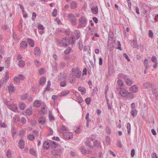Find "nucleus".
<instances>
[{"label":"nucleus","mask_w":158,"mask_h":158,"mask_svg":"<svg viewBox=\"0 0 158 158\" xmlns=\"http://www.w3.org/2000/svg\"><path fill=\"white\" fill-rule=\"evenodd\" d=\"M57 143L56 142L51 141L50 143L47 141H44L43 147L44 149H48L49 147L52 149H54L56 147Z\"/></svg>","instance_id":"f257e3e1"},{"label":"nucleus","mask_w":158,"mask_h":158,"mask_svg":"<svg viewBox=\"0 0 158 158\" xmlns=\"http://www.w3.org/2000/svg\"><path fill=\"white\" fill-rule=\"evenodd\" d=\"M68 17L70 19V22L73 25H76L77 24L76 18L75 16L72 13H69L68 14Z\"/></svg>","instance_id":"f03ea898"},{"label":"nucleus","mask_w":158,"mask_h":158,"mask_svg":"<svg viewBox=\"0 0 158 158\" xmlns=\"http://www.w3.org/2000/svg\"><path fill=\"white\" fill-rule=\"evenodd\" d=\"M73 134L69 132H65L63 133V136L64 138L66 140H69L73 138Z\"/></svg>","instance_id":"7ed1b4c3"},{"label":"nucleus","mask_w":158,"mask_h":158,"mask_svg":"<svg viewBox=\"0 0 158 158\" xmlns=\"http://www.w3.org/2000/svg\"><path fill=\"white\" fill-rule=\"evenodd\" d=\"M67 80V76L66 73H60L58 76V81H66Z\"/></svg>","instance_id":"20e7f679"},{"label":"nucleus","mask_w":158,"mask_h":158,"mask_svg":"<svg viewBox=\"0 0 158 158\" xmlns=\"http://www.w3.org/2000/svg\"><path fill=\"white\" fill-rule=\"evenodd\" d=\"M79 21L83 26L86 27L87 24V20L85 17L83 16L81 17L79 19Z\"/></svg>","instance_id":"39448f33"},{"label":"nucleus","mask_w":158,"mask_h":158,"mask_svg":"<svg viewBox=\"0 0 158 158\" xmlns=\"http://www.w3.org/2000/svg\"><path fill=\"white\" fill-rule=\"evenodd\" d=\"M62 151V149L59 148L54 149L52 152V154L53 155L58 156L61 153Z\"/></svg>","instance_id":"423d86ee"},{"label":"nucleus","mask_w":158,"mask_h":158,"mask_svg":"<svg viewBox=\"0 0 158 158\" xmlns=\"http://www.w3.org/2000/svg\"><path fill=\"white\" fill-rule=\"evenodd\" d=\"M34 54L36 56H39L41 54V51L40 48L38 47H36L34 49Z\"/></svg>","instance_id":"0eeeda50"},{"label":"nucleus","mask_w":158,"mask_h":158,"mask_svg":"<svg viewBox=\"0 0 158 158\" xmlns=\"http://www.w3.org/2000/svg\"><path fill=\"white\" fill-rule=\"evenodd\" d=\"M108 90V85H107L106 87L105 90V97L106 100L107 105L108 108H109V99L108 98L107 93Z\"/></svg>","instance_id":"6e6552de"},{"label":"nucleus","mask_w":158,"mask_h":158,"mask_svg":"<svg viewBox=\"0 0 158 158\" xmlns=\"http://www.w3.org/2000/svg\"><path fill=\"white\" fill-rule=\"evenodd\" d=\"M120 93L122 96L123 97L127 96L128 94V91L124 89H121L120 90Z\"/></svg>","instance_id":"1a4fd4ad"},{"label":"nucleus","mask_w":158,"mask_h":158,"mask_svg":"<svg viewBox=\"0 0 158 158\" xmlns=\"http://www.w3.org/2000/svg\"><path fill=\"white\" fill-rule=\"evenodd\" d=\"M19 146L21 149H23L24 147L25 142L23 139H20L19 142Z\"/></svg>","instance_id":"9d476101"},{"label":"nucleus","mask_w":158,"mask_h":158,"mask_svg":"<svg viewBox=\"0 0 158 158\" xmlns=\"http://www.w3.org/2000/svg\"><path fill=\"white\" fill-rule=\"evenodd\" d=\"M67 40H69V39L67 37H64L63 38L61 42L64 46L67 47L69 45V43H65V41L67 42Z\"/></svg>","instance_id":"9b49d317"},{"label":"nucleus","mask_w":158,"mask_h":158,"mask_svg":"<svg viewBox=\"0 0 158 158\" xmlns=\"http://www.w3.org/2000/svg\"><path fill=\"white\" fill-rule=\"evenodd\" d=\"M75 74L76 77L77 78H80L81 74V72L80 71L79 68H77L75 70V72L74 73Z\"/></svg>","instance_id":"f8f14e48"},{"label":"nucleus","mask_w":158,"mask_h":158,"mask_svg":"<svg viewBox=\"0 0 158 158\" xmlns=\"http://www.w3.org/2000/svg\"><path fill=\"white\" fill-rule=\"evenodd\" d=\"M68 128L67 127L62 125L60 126L59 131L60 133H63V131H68Z\"/></svg>","instance_id":"ddd939ff"},{"label":"nucleus","mask_w":158,"mask_h":158,"mask_svg":"<svg viewBox=\"0 0 158 158\" xmlns=\"http://www.w3.org/2000/svg\"><path fill=\"white\" fill-rule=\"evenodd\" d=\"M11 110L14 111L16 112L18 110V108L17 106L15 105L14 104H11L8 107Z\"/></svg>","instance_id":"4468645a"},{"label":"nucleus","mask_w":158,"mask_h":158,"mask_svg":"<svg viewBox=\"0 0 158 158\" xmlns=\"http://www.w3.org/2000/svg\"><path fill=\"white\" fill-rule=\"evenodd\" d=\"M69 93V91L67 90H66L62 91L61 93L59 94V95L61 97H65Z\"/></svg>","instance_id":"2eb2a0df"},{"label":"nucleus","mask_w":158,"mask_h":158,"mask_svg":"<svg viewBox=\"0 0 158 158\" xmlns=\"http://www.w3.org/2000/svg\"><path fill=\"white\" fill-rule=\"evenodd\" d=\"M152 84L151 82H146L143 84V88H148L152 87Z\"/></svg>","instance_id":"dca6fc26"},{"label":"nucleus","mask_w":158,"mask_h":158,"mask_svg":"<svg viewBox=\"0 0 158 158\" xmlns=\"http://www.w3.org/2000/svg\"><path fill=\"white\" fill-rule=\"evenodd\" d=\"M27 41L28 44L31 47H33L35 45L34 42L30 38H27Z\"/></svg>","instance_id":"f3484780"},{"label":"nucleus","mask_w":158,"mask_h":158,"mask_svg":"<svg viewBox=\"0 0 158 158\" xmlns=\"http://www.w3.org/2000/svg\"><path fill=\"white\" fill-rule=\"evenodd\" d=\"M130 91H132L133 92L135 93L138 91V88L137 86L134 85L130 88Z\"/></svg>","instance_id":"a211bd4d"},{"label":"nucleus","mask_w":158,"mask_h":158,"mask_svg":"<svg viewBox=\"0 0 158 158\" xmlns=\"http://www.w3.org/2000/svg\"><path fill=\"white\" fill-rule=\"evenodd\" d=\"M20 46L21 48L25 49L27 48V44L26 41H23L20 44Z\"/></svg>","instance_id":"6ab92c4d"},{"label":"nucleus","mask_w":158,"mask_h":158,"mask_svg":"<svg viewBox=\"0 0 158 158\" xmlns=\"http://www.w3.org/2000/svg\"><path fill=\"white\" fill-rule=\"evenodd\" d=\"M45 121V118L43 117H40L38 119V122L39 123L41 124V125L44 124Z\"/></svg>","instance_id":"aec40b11"},{"label":"nucleus","mask_w":158,"mask_h":158,"mask_svg":"<svg viewBox=\"0 0 158 158\" xmlns=\"http://www.w3.org/2000/svg\"><path fill=\"white\" fill-rule=\"evenodd\" d=\"M124 80L125 83L128 85L130 86L132 85V81L127 77V78Z\"/></svg>","instance_id":"412c9836"},{"label":"nucleus","mask_w":158,"mask_h":158,"mask_svg":"<svg viewBox=\"0 0 158 158\" xmlns=\"http://www.w3.org/2000/svg\"><path fill=\"white\" fill-rule=\"evenodd\" d=\"M91 12L94 14H96L98 12V8L97 6H96L94 7H92L91 8Z\"/></svg>","instance_id":"4be33fe9"},{"label":"nucleus","mask_w":158,"mask_h":158,"mask_svg":"<svg viewBox=\"0 0 158 158\" xmlns=\"http://www.w3.org/2000/svg\"><path fill=\"white\" fill-rule=\"evenodd\" d=\"M8 89L9 93L10 92H13L15 91L14 87L11 83L10 84V85L8 87Z\"/></svg>","instance_id":"5701e85b"},{"label":"nucleus","mask_w":158,"mask_h":158,"mask_svg":"<svg viewBox=\"0 0 158 158\" xmlns=\"http://www.w3.org/2000/svg\"><path fill=\"white\" fill-rule=\"evenodd\" d=\"M78 90L81 92V94L82 95H83L84 94L86 93L85 89L81 86H79L78 87Z\"/></svg>","instance_id":"b1692460"},{"label":"nucleus","mask_w":158,"mask_h":158,"mask_svg":"<svg viewBox=\"0 0 158 158\" xmlns=\"http://www.w3.org/2000/svg\"><path fill=\"white\" fill-rule=\"evenodd\" d=\"M85 145L87 146H88L89 148H94V146H93V145L92 144V143L89 140H88L85 141Z\"/></svg>","instance_id":"393cba45"},{"label":"nucleus","mask_w":158,"mask_h":158,"mask_svg":"<svg viewBox=\"0 0 158 158\" xmlns=\"http://www.w3.org/2000/svg\"><path fill=\"white\" fill-rule=\"evenodd\" d=\"M46 78L44 77H42L40 79L39 81L40 84V85H44L45 82Z\"/></svg>","instance_id":"a878e982"},{"label":"nucleus","mask_w":158,"mask_h":158,"mask_svg":"<svg viewBox=\"0 0 158 158\" xmlns=\"http://www.w3.org/2000/svg\"><path fill=\"white\" fill-rule=\"evenodd\" d=\"M46 106L45 105H44L41 108V111L44 114H45L47 113V109Z\"/></svg>","instance_id":"bb28decb"},{"label":"nucleus","mask_w":158,"mask_h":158,"mask_svg":"<svg viewBox=\"0 0 158 158\" xmlns=\"http://www.w3.org/2000/svg\"><path fill=\"white\" fill-rule=\"evenodd\" d=\"M127 77V76L124 75L122 73H119L118 75V79L123 78L125 80Z\"/></svg>","instance_id":"cd10ccee"},{"label":"nucleus","mask_w":158,"mask_h":158,"mask_svg":"<svg viewBox=\"0 0 158 158\" xmlns=\"http://www.w3.org/2000/svg\"><path fill=\"white\" fill-rule=\"evenodd\" d=\"M33 104L36 107L40 106L41 105V102L39 100H35L34 101Z\"/></svg>","instance_id":"c85d7f7f"},{"label":"nucleus","mask_w":158,"mask_h":158,"mask_svg":"<svg viewBox=\"0 0 158 158\" xmlns=\"http://www.w3.org/2000/svg\"><path fill=\"white\" fill-rule=\"evenodd\" d=\"M28 122L30 123V124L32 126H35L36 125V120H32L31 119H28Z\"/></svg>","instance_id":"c756f323"},{"label":"nucleus","mask_w":158,"mask_h":158,"mask_svg":"<svg viewBox=\"0 0 158 158\" xmlns=\"http://www.w3.org/2000/svg\"><path fill=\"white\" fill-rule=\"evenodd\" d=\"M18 65L20 68H23L25 65V61L22 60H21L19 62Z\"/></svg>","instance_id":"7c9ffc66"},{"label":"nucleus","mask_w":158,"mask_h":158,"mask_svg":"<svg viewBox=\"0 0 158 158\" xmlns=\"http://www.w3.org/2000/svg\"><path fill=\"white\" fill-rule=\"evenodd\" d=\"M29 153L30 154L33 155L34 156H36V154L34 149L33 148H31L29 150Z\"/></svg>","instance_id":"2f4dec72"},{"label":"nucleus","mask_w":158,"mask_h":158,"mask_svg":"<svg viewBox=\"0 0 158 158\" xmlns=\"http://www.w3.org/2000/svg\"><path fill=\"white\" fill-rule=\"evenodd\" d=\"M0 141L1 145L3 146L5 144L6 142V139L4 137H2L1 138V139Z\"/></svg>","instance_id":"473e14b6"},{"label":"nucleus","mask_w":158,"mask_h":158,"mask_svg":"<svg viewBox=\"0 0 158 158\" xmlns=\"http://www.w3.org/2000/svg\"><path fill=\"white\" fill-rule=\"evenodd\" d=\"M70 4L72 9H75L77 7V3L73 1L71 2Z\"/></svg>","instance_id":"72a5a7b5"},{"label":"nucleus","mask_w":158,"mask_h":158,"mask_svg":"<svg viewBox=\"0 0 158 158\" xmlns=\"http://www.w3.org/2000/svg\"><path fill=\"white\" fill-rule=\"evenodd\" d=\"M131 114L133 117H135L136 116L137 114V111L135 109H132L131 111Z\"/></svg>","instance_id":"f704fd0d"},{"label":"nucleus","mask_w":158,"mask_h":158,"mask_svg":"<svg viewBox=\"0 0 158 158\" xmlns=\"http://www.w3.org/2000/svg\"><path fill=\"white\" fill-rule=\"evenodd\" d=\"M127 132L129 134H130L131 131V127L130 124L128 123L127 124Z\"/></svg>","instance_id":"c9c22d12"},{"label":"nucleus","mask_w":158,"mask_h":158,"mask_svg":"<svg viewBox=\"0 0 158 158\" xmlns=\"http://www.w3.org/2000/svg\"><path fill=\"white\" fill-rule=\"evenodd\" d=\"M80 149L82 153L84 155H85L86 153V151L83 147H81L80 148Z\"/></svg>","instance_id":"e433bc0d"},{"label":"nucleus","mask_w":158,"mask_h":158,"mask_svg":"<svg viewBox=\"0 0 158 158\" xmlns=\"http://www.w3.org/2000/svg\"><path fill=\"white\" fill-rule=\"evenodd\" d=\"M117 83L119 86H123L124 85L123 81L120 79H118L117 81Z\"/></svg>","instance_id":"4c0bfd02"},{"label":"nucleus","mask_w":158,"mask_h":158,"mask_svg":"<svg viewBox=\"0 0 158 158\" xmlns=\"http://www.w3.org/2000/svg\"><path fill=\"white\" fill-rule=\"evenodd\" d=\"M99 142L97 140H96L94 142H93V146H94V148L95 147H98L99 146Z\"/></svg>","instance_id":"58836bf2"},{"label":"nucleus","mask_w":158,"mask_h":158,"mask_svg":"<svg viewBox=\"0 0 158 158\" xmlns=\"http://www.w3.org/2000/svg\"><path fill=\"white\" fill-rule=\"evenodd\" d=\"M26 113L28 115H31L32 114V111L31 109L27 108L26 110Z\"/></svg>","instance_id":"ea45409f"},{"label":"nucleus","mask_w":158,"mask_h":158,"mask_svg":"<svg viewBox=\"0 0 158 158\" xmlns=\"http://www.w3.org/2000/svg\"><path fill=\"white\" fill-rule=\"evenodd\" d=\"M75 33L76 35L77 39H78L80 37V32L79 31L77 30H75Z\"/></svg>","instance_id":"a19ab883"},{"label":"nucleus","mask_w":158,"mask_h":158,"mask_svg":"<svg viewBox=\"0 0 158 158\" xmlns=\"http://www.w3.org/2000/svg\"><path fill=\"white\" fill-rule=\"evenodd\" d=\"M91 100V97H89L86 98L85 99V101L87 104L88 105L90 104Z\"/></svg>","instance_id":"79ce46f5"},{"label":"nucleus","mask_w":158,"mask_h":158,"mask_svg":"<svg viewBox=\"0 0 158 158\" xmlns=\"http://www.w3.org/2000/svg\"><path fill=\"white\" fill-rule=\"evenodd\" d=\"M28 139L31 141H33L34 140L35 137L33 135L30 134L28 136Z\"/></svg>","instance_id":"37998d69"},{"label":"nucleus","mask_w":158,"mask_h":158,"mask_svg":"<svg viewBox=\"0 0 158 158\" xmlns=\"http://www.w3.org/2000/svg\"><path fill=\"white\" fill-rule=\"evenodd\" d=\"M117 47L116 48L120 50H122V49L121 48V44L119 41H117L116 42Z\"/></svg>","instance_id":"c03bdc74"},{"label":"nucleus","mask_w":158,"mask_h":158,"mask_svg":"<svg viewBox=\"0 0 158 158\" xmlns=\"http://www.w3.org/2000/svg\"><path fill=\"white\" fill-rule=\"evenodd\" d=\"M66 81H60V85L61 87H64L66 85V83L65 82Z\"/></svg>","instance_id":"a18cd8bd"},{"label":"nucleus","mask_w":158,"mask_h":158,"mask_svg":"<svg viewBox=\"0 0 158 158\" xmlns=\"http://www.w3.org/2000/svg\"><path fill=\"white\" fill-rule=\"evenodd\" d=\"M71 50H72V49H71V48L69 47L68 48V49H66L64 51V53H65V54H69V53H70L71 52Z\"/></svg>","instance_id":"49530a36"},{"label":"nucleus","mask_w":158,"mask_h":158,"mask_svg":"<svg viewBox=\"0 0 158 158\" xmlns=\"http://www.w3.org/2000/svg\"><path fill=\"white\" fill-rule=\"evenodd\" d=\"M25 107V104L23 102L21 103L19 105V108L21 110H23Z\"/></svg>","instance_id":"de8ad7c7"},{"label":"nucleus","mask_w":158,"mask_h":158,"mask_svg":"<svg viewBox=\"0 0 158 158\" xmlns=\"http://www.w3.org/2000/svg\"><path fill=\"white\" fill-rule=\"evenodd\" d=\"M151 60L152 62L154 63L157 62V58L156 57L154 56H152V57Z\"/></svg>","instance_id":"09e8293b"},{"label":"nucleus","mask_w":158,"mask_h":158,"mask_svg":"<svg viewBox=\"0 0 158 158\" xmlns=\"http://www.w3.org/2000/svg\"><path fill=\"white\" fill-rule=\"evenodd\" d=\"M26 120L25 118L22 117L21 120V123L23 124H25L26 123Z\"/></svg>","instance_id":"8fccbe9b"},{"label":"nucleus","mask_w":158,"mask_h":158,"mask_svg":"<svg viewBox=\"0 0 158 158\" xmlns=\"http://www.w3.org/2000/svg\"><path fill=\"white\" fill-rule=\"evenodd\" d=\"M57 10L56 9H55L52 12V16L55 17L57 15Z\"/></svg>","instance_id":"3c124183"},{"label":"nucleus","mask_w":158,"mask_h":158,"mask_svg":"<svg viewBox=\"0 0 158 158\" xmlns=\"http://www.w3.org/2000/svg\"><path fill=\"white\" fill-rule=\"evenodd\" d=\"M129 98L132 99L134 97V94L132 92H128L127 96Z\"/></svg>","instance_id":"603ef678"},{"label":"nucleus","mask_w":158,"mask_h":158,"mask_svg":"<svg viewBox=\"0 0 158 158\" xmlns=\"http://www.w3.org/2000/svg\"><path fill=\"white\" fill-rule=\"evenodd\" d=\"M49 119L50 120H54L55 118L54 116L51 115V113L50 111H49Z\"/></svg>","instance_id":"864d4df0"},{"label":"nucleus","mask_w":158,"mask_h":158,"mask_svg":"<svg viewBox=\"0 0 158 158\" xmlns=\"http://www.w3.org/2000/svg\"><path fill=\"white\" fill-rule=\"evenodd\" d=\"M0 126L2 127L5 128L6 127V125L5 123H2V121L0 120Z\"/></svg>","instance_id":"5fc2aeb1"},{"label":"nucleus","mask_w":158,"mask_h":158,"mask_svg":"<svg viewBox=\"0 0 158 158\" xmlns=\"http://www.w3.org/2000/svg\"><path fill=\"white\" fill-rule=\"evenodd\" d=\"M6 156L8 157H10L11 156V152L10 150L9 149H8L6 152Z\"/></svg>","instance_id":"6e6d98bb"},{"label":"nucleus","mask_w":158,"mask_h":158,"mask_svg":"<svg viewBox=\"0 0 158 158\" xmlns=\"http://www.w3.org/2000/svg\"><path fill=\"white\" fill-rule=\"evenodd\" d=\"M148 60L147 59H145L144 61V64L146 67V69H147L148 67Z\"/></svg>","instance_id":"4d7b16f0"},{"label":"nucleus","mask_w":158,"mask_h":158,"mask_svg":"<svg viewBox=\"0 0 158 158\" xmlns=\"http://www.w3.org/2000/svg\"><path fill=\"white\" fill-rule=\"evenodd\" d=\"M96 135H92L89 138V139L91 140L92 141H94L95 139L96 138Z\"/></svg>","instance_id":"13d9d810"},{"label":"nucleus","mask_w":158,"mask_h":158,"mask_svg":"<svg viewBox=\"0 0 158 158\" xmlns=\"http://www.w3.org/2000/svg\"><path fill=\"white\" fill-rule=\"evenodd\" d=\"M0 52L2 54L5 53L4 49L1 45H0Z\"/></svg>","instance_id":"bf43d9fd"},{"label":"nucleus","mask_w":158,"mask_h":158,"mask_svg":"<svg viewBox=\"0 0 158 158\" xmlns=\"http://www.w3.org/2000/svg\"><path fill=\"white\" fill-rule=\"evenodd\" d=\"M4 104H6V105L8 106V107L11 104H10V102L7 101V99L5 100V101H4Z\"/></svg>","instance_id":"052dcab7"},{"label":"nucleus","mask_w":158,"mask_h":158,"mask_svg":"<svg viewBox=\"0 0 158 158\" xmlns=\"http://www.w3.org/2000/svg\"><path fill=\"white\" fill-rule=\"evenodd\" d=\"M14 81L17 84H19V80L17 77H15L14 78Z\"/></svg>","instance_id":"680f3d73"},{"label":"nucleus","mask_w":158,"mask_h":158,"mask_svg":"<svg viewBox=\"0 0 158 158\" xmlns=\"http://www.w3.org/2000/svg\"><path fill=\"white\" fill-rule=\"evenodd\" d=\"M148 35L150 37H151L152 38H153V34L152 30H150L149 31Z\"/></svg>","instance_id":"e2e57ef3"},{"label":"nucleus","mask_w":158,"mask_h":158,"mask_svg":"<svg viewBox=\"0 0 158 158\" xmlns=\"http://www.w3.org/2000/svg\"><path fill=\"white\" fill-rule=\"evenodd\" d=\"M38 28L39 30H44V26L43 25L40 24H39L38 25Z\"/></svg>","instance_id":"0e129e2a"},{"label":"nucleus","mask_w":158,"mask_h":158,"mask_svg":"<svg viewBox=\"0 0 158 158\" xmlns=\"http://www.w3.org/2000/svg\"><path fill=\"white\" fill-rule=\"evenodd\" d=\"M77 99L79 101V102H78L79 103H80L81 102H82L83 101L82 98L80 95L78 96L77 97Z\"/></svg>","instance_id":"69168bd1"},{"label":"nucleus","mask_w":158,"mask_h":158,"mask_svg":"<svg viewBox=\"0 0 158 158\" xmlns=\"http://www.w3.org/2000/svg\"><path fill=\"white\" fill-rule=\"evenodd\" d=\"M11 58L10 57H8L5 61L6 63L10 64V63Z\"/></svg>","instance_id":"338daca9"},{"label":"nucleus","mask_w":158,"mask_h":158,"mask_svg":"<svg viewBox=\"0 0 158 158\" xmlns=\"http://www.w3.org/2000/svg\"><path fill=\"white\" fill-rule=\"evenodd\" d=\"M18 78H19V81H22L24 79L23 76V75L21 74H19V75Z\"/></svg>","instance_id":"774afa93"}]
</instances>
